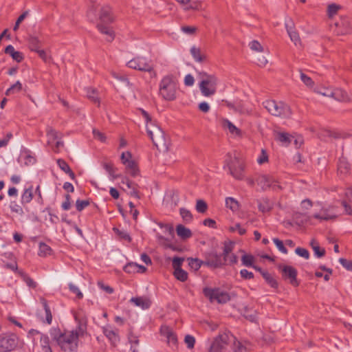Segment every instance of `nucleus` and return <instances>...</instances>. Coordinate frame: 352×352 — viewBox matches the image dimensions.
Returning a JSON list of instances; mask_svg holds the SVG:
<instances>
[{"instance_id": "18", "label": "nucleus", "mask_w": 352, "mask_h": 352, "mask_svg": "<svg viewBox=\"0 0 352 352\" xmlns=\"http://www.w3.org/2000/svg\"><path fill=\"white\" fill-rule=\"evenodd\" d=\"M100 23L102 24H107L113 22V19L111 16V10L109 6H104L102 8L100 14Z\"/></svg>"}, {"instance_id": "59", "label": "nucleus", "mask_w": 352, "mask_h": 352, "mask_svg": "<svg viewBox=\"0 0 352 352\" xmlns=\"http://www.w3.org/2000/svg\"><path fill=\"white\" fill-rule=\"evenodd\" d=\"M249 46L252 50L256 51V52H262L263 51V47L260 44V43L257 41H252L249 43Z\"/></svg>"}, {"instance_id": "54", "label": "nucleus", "mask_w": 352, "mask_h": 352, "mask_svg": "<svg viewBox=\"0 0 352 352\" xmlns=\"http://www.w3.org/2000/svg\"><path fill=\"white\" fill-rule=\"evenodd\" d=\"M300 78L304 84L307 87H312L314 85V82L311 78L302 72H300Z\"/></svg>"}, {"instance_id": "44", "label": "nucleus", "mask_w": 352, "mask_h": 352, "mask_svg": "<svg viewBox=\"0 0 352 352\" xmlns=\"http://www.w3.org/2000/svg\"><path fill=\"white\" fill-rule=\"evenodd\" d=\"M241 263L245 267H252L254 263V257L252 254L244 253L241 256Z\"/></svg>"}, {"instance_id": "35", "label": "nucleus", "mask_w": 352, "mask_h": 352, "mask_svg": "<svg viewBox=\"0 0 352 352\" xmlns=\"http://www.w3.org/2000/svg\"><path fill=\"white\" fill-rule=\"evenodd\" d=\"M52 248L43 242H40L38 244V255L41 257H45L52 254Z\"/></svg>"}, {"instance_id": "24", "label": "nucleus", "mask_w": 352, "mask_h": 352, "mask_svg": "<svg viewBox=\"0 0 352 352\" xmlns=\"http://www.w3.org/2000/svg\"><path fill=\"white\" fill-rule=\"evenodd\" d=\"M41 303L45 310V319L42 318V321L46 322L47 324H50L52 322V314L50 308L47 304V300L42 298H41Z\"/></svg>"}, {"instance_id": "48", "label": "nucleus", "mask_w": 352, "mask_h": 352, "mask_svg": "<svg viewBox=\"0 0 352 352\" xmlns=\"http://www.w3.org/2000/svg\"><path fill=\"white\" fill-rule=\"evenodd\" d=\"M180 215L183 220L186 223H190L192 220L191 212L186 208H180Z\"/></svg>"}, {"instance_id": "56", "label": "nucleus", "mask_w": 352, "mask_h": 352, "mask_svg": "<svg viewBox=\"0 0 352 352\" xmlns=\"http://www.w3.org/2000/svg\"><path fill=\"white\" fill-rule=\"evenodd\" d=\"M295 252L299 256H301L305 259H308L309 258V253L307 250L302 248H297L295 250Z\"/></svg>"}, {"instance_id": "7", "label": "nucleus", "mask_w": 352, "mask_h": 352, "mask_svg": "<svg viewBox=\"0 0 352 352\" xmlns=\"http://www.w3.org/2000/svg\"><path fill=\"white\" fill-rule=\"evenodd\" d=\"M18 336L12 333L0 334V352H9L15 350L19 345Z\"/></svg>"}, {"instance_id": "37", "label": "nucleus", "mask_w": 352, "mask_h": 352, "mask_svg": "<svg viewBox=\"0 0 352 352\" xmlns=\"http://www.w3.org/2000/svg\"><path fill=\"white\" fill-rule=\"evenodd\" d=\"M292 138L293 137L287 133H277L276 135V139L285 146L291 142Z\"/></svg>"}, {"instance_id": "46", "label": "nucleus", "mask_w": 352, "mask_h": 352, "mask_svg": "<svg viewBox=\"0 0 352 352\" xmlns=\"http://www.w3.org/2000/svg\"><path fill=\"white\" fill-rule=\"evenodd\" d=\"M174 276L182 282L186 281L188 278V273L182 268L174 270Z\"/></svg>"}, {"instance_id": "61", "label": "nucleus", "mask_w": 352, "mask_h": 352, "mask_svg": "<svg viewBox=\"0 0 352 352\" xmlns=\"http://www.w3.org/2000/svg\"><path fill=\"white\" fill-rule=\"evenodd\" d=\"M184 260V258H180V257H177V256H175L173 258L172 265H173V267L174 270H175L176 269L181 268V266H182V264Z\"/></svg>"}, {"instance_id": "3", "label": "nucleus", "mask_w": 352, "mask_h": 352, "mask_svg": "<svg viewBox=\"0 0 352 352\" xmlns=\"http://www.w3.org/2000/svg\"><path fill=\"white\" fill-rule=\"evenodd\" d=\"M263 104L267 111L274 116L288 118L292 115L290 107L283 102L268 100L263 102Z\"/></svg>"}, {"instance_id": "17", "label": "nucleus", "mask_w": 352, "mask_h": 352, "mask_svg": "<svg viewBox=\"0 0 352 352\" xmlns=\"http://www.w3.org/2000/svg\"><path fill=\"white\" fill-rule=\"evenodd\" d=\"M130 301L135 306L142 308V309H147L151 305V300L145 296L133 297Z\"/></svg>"}, {"instance_id": "10", "label": "nucleus", "mask_w": 352, "mask_h": 352, "mask_svg": "<svg viewBox=\"0 0 352 352\" xmlns=\"http://www.w3.org/2000/svg\"><path fill=\"white\" fill-rule=\"evenodd\" d=\"M278 270L281 272L283 278L288 280L289 283L294 287H297L299 283L297 280V270L290 265H279Z\"/></svg>"}, {"instance_id": "6", "label": "nucleus", "mask_w": 352, "mask_h": 352, "mask_svg": "<svg viewBox=\"0 0 352 352\" xmlns=\"http://www.w3.org/2000/svg\"><path fill=\"white\" fill-rule=\"evenodd\" d=\"M234 336L231 333H223L217 337L212 342L208 352H228V348Z\"/></svg>"}, {"instance_id": "25", "label": "nucleus", "mask_w": 352, "mask_h": 352, "mask_svg": "<svg viewBox=\"0 0 352 352\" xmlns=\"http://www.w3.org/2000/svg\"><path fill=\"white\" fill-rule=\"evenodd\" d=\"M40 346L41 352H52V349L50 346V338L47 335L41 333Z\"/></svg>"}, {"instance_id": "58", "label": "nucleus", "mask_w": 352, "mask_h": 352, "mask_svg": "<svg viewBox=\"0 0 352 352\" xmlns=\"http://www.w3.org/2000/svg\"><path fill=\"white\" fill-rule=\"evenodd\" d=\"M339 262L346 270L352 271V261L340 258Z\"/></svg>"}, {"instance_id": "36", "label": "nucleus", "mask_w": 352, "mask_h": 352, "mask_svg": "<svg viewBox=\"0 0 352 352\" xmlns=\"http://www.w3.org/2000/svg\"><path fill=\"white\" fill-rule=\"evenodd\" d=\"M113 232L118 236L119 239L126 241L128 243L131 241V237L129 235V232L124 230H120L117 228H113Z\"/></svg>"}, {"instance_id": "8", "label": "nucleus", "mask_w": 352, "mask_h": 352, "mask_svg": "<svg viewBox=\"0 0 352 352\" xmlns=\"http://www.w3.org/2000/svg\"><path fill=\"white\" fill-rule=\"evenodd\" d=\"M203 292L211 302L216 301L218 303L223 304L228 302L230 299L229 294L219 288L212 289L206 287L204 289Z\"/></svg>"}, {"instance_id": "21", "label": "nucleus", "mask_w": 352, "mask_h": 352, "mask_svg": "<svg viewBox=\"0 0 352 352\" xmlns=\"http://www.w3.org/2000/svg\"><path fill=\"white\" fill-rule=\"evenodd\" d=\"M5 53L9 54L17 63H21L23 60V54L21 52L16 51L12 45H9L6 47Z\"/></svg>"}, {"instance_id": "51", "label": "nucleus", "mask_w": 352, "mask_h": 352, "mask_svg": "<svg viewBox=\"0 0 352 352\" xmlns=\"http://www.w3.org/2000/svg\"><path fill=\"white\" fill-rule=\"evenodd\" d=\"M89 204L90 203L89 200L77 199L76 201V208L78 212H80L82 210H84L86 207H87Z\"/></svg>"}, {"instance_id": "47", "label": "nucleus", "mask_w": 352, "mask_h": 352, "mask_svg": "<svg viewBox=\"0 0 352 352\" xmlns=\"http://www.w3.org/2000/svg\"><path fill=\"white\" fill-rule=\"evenodd\" d=\"M234 244L231 242L225 243L223 250V261H227L229 254L232 252Z\"/></svg>"}, {"instance_id": "28", "label": "nucleus", "mask_w": 352, "mask_h": 352, "mask_svg": "<svg viewBox=\"0 0 352 352\" xmlns=\"http://www.w3.org/2000/svg\"><path fill=\"white\" fill-rule=\"evenodd\" d=\"M33 186L30 185L28 188L24 189L21 195V204H25L30 203L33 198Z\"/></svg>"}, {"instance_id": "9", "label": "nucleus", "mask_w": 352, "mask_h": 352, "mask_svg": "<svg viewBox=\"0 0 352 352\" xmlns=\"http://www.w3.org/2000/svg\"><path fill=\"white\" fill-rule=\"evenodd\" d=\"M126 65L129 68L141 72H151L153 69L151 60L142 56H137L131 59L127 63Z\"/></svg>"}, {"instance_id": "31", "label": "nucleus", "mask_w": 352, "mask_h": 352, "mask_svg": "<svg viewBox=\"0 0 352 352\" xmlns=\"http://www.w3.org/2000/svg\"><path fill=\"white\" fill-rule=\"evenodd\" d=\"M190 54L194 60L198 63H202L206 58V55L201 54V50L195 46L190 48Z\"/></svg>"}, {"instance_id": "55", "label": "nucleus", "mask_w": 352, "mask_h": 352, "mask_svg": "<svg viewBox=\"0 0 352 352\" xmlns=\"http://www.w3.org/2000/svg\"><path fill=\"white\" fill-rule=\"evenodd\" d=\"M184 342L187 347L190 349L194 348L195 344V338L190 335H186L184 338Z\"/></svg>"}, {"instance_id": "16", "label": "nucleus", "mask_w": 352, "mask_h": 352, "mask_svg": "<svg viewBox=\"0 0 352 352\" xmlns=\"http://www.w3.org/2000/svg\"><path fill=\"white\" fill-rule=\"evenodd\" d=\"M105 336L113 345H116L120 340L118 329H113L110 325H107L102 328Z\"/></svg>"}, {"instance_id": "41", "label": "nucleus", "mask_w": 352, "mask_h": 352, "mask_svg": "<svg viewBox=\"0 0 352 352\" xmlns=\"http://www.w3.org/2000/svg\"><path fill=\"white\" fill-rule=\"evenodd\" d=\"M263 277L271 287L274 289L278 287V284L277 280L269 272H263Z\"/></svg>"}, {"instance_id": "40", "label": "nucleus", "mask_w": 352, "mask_h": 352, "mask_svg": "<svg viewBox=\"0 0 352 352\" xmlns=\"http://www.w3.org/2000/svg\"><path fill=\"white\" fill-rule=\"evenodd\" d=\"M22 89V84L20 81H16L11 85L6 91V95L10 96L19 93Z\"/></svg>"}, {"instance_id": "42", "label": "nucleus", "mask_w": 352, "mask_h": 352, "mask_svg": "<svg viewBox=\"0 0 352 352\" xmlns=\"http://www.w3.org/2000/svg\"><path fill=\"white\" fill-rule=\"evenodd\" d=\"M29 47L31 50L36 52L40 47V40L35 36H30L28 39Z\"/></svg>"}, {"instance_id": "60", "label": "nucleus", "mask_w": 352, "mask_h": 352, "mask_svg": "<svg viewBox=\"0 0 352 352\" xmlns=\"http://www.w3.org/2000/svg\"><path fill=\"white\" fill-rule=\"evenodd\" d=\"M65 200L63 202L61 208L63 210H69L71 208V196L69 194L65 195Z\"/></svg>"}, {"instance_id": "11", "label": "nucleus", "mask_w": 352, "mask_h": 352, "mask_svg": "<svg viewBox=\"0 0 352 352\" xmlns=\"http://www.w3.org/2000/svg\"><path fill=\"white\" fill-rule=\"evenodd\" d=\"M217 78H212V80L208 81H199V87L201 94L205 97H209L214 95L217 91Z\"/></svg>"}, {"instance_id": "57", "label": "nucleus", "mask_w": 352, "mask_h": 352, "mask_svg": "<svg viewBox=\"0 0 352 352\" xmlns=\"http://www.w3.org/2000/svg\"><path fill=\"white\" fill-rule=\"evenodd\" d=\"M69 288L70 291L72 293L75 294L78 298H82L83 297L82 293L80 292L79 288L74 284L72 283H69Z\"/></svg>"}, {"instance_id": "26", "label": "nucleus", "mask_w": 352, "mask_h": 352, "mask_svg": "<svg viewBox=\"0 0 352 352\" xmlns=\"http://www.w3.org/2000/svg\"><path fill=\"white\" fill-rule=\"evenodd\" d=\"M256 182L261 187L262 190H265L270 187L272 179L267 175H262L257 178Z\"/></svg>"}, {"instance_id": "30", "label": "nucleus", "mask_w": 352, "mask_h": 352, "mask_svg": "<svg viewBox=\"0 0 352 352\" xmlns=\"http://www.w3.org/2000/svg\"><path fill=\"white\" fill-rule=\"evenodd\" d=\"M229 346L231 348V351L230 352H248L246 346L242 342L236 340L235 337L234 340L231 342Z\"/></svg>"}, {"instance_id": "39", "label": "nucleus", "mask_w": 352, "mask_h": 352, "mask_svg": "<svg viewBox=\"0 0 352 352\" xmlns=\"http://www.w3.org/2000/svg\"><path fill=\"white\" fill-rule=\"evenodd\" d=\"M310 245L314 250L315 256H316L318 258H320L324 256L325 250L324 248H320L318 243L315 240H312L310 243Z\"/></svg>"}, {"instance_id": "33", "label": "nucleus", "mask_w": 352, "mask_h": 352, "mask_svg": "<svg viewBox=\"0 0 352 352\" xmlns=\"http://www.w3.org/2000/svg\"><path fill=\"white\" fill-rule=\"evenodd\" d=\"M177 234L182 239H188L191 236L192 232L190 229L186 228L182 224H179L176 227Z\"/></svg>"}, {"instance_id": "50", "label": "nucleus", "mask_w": 352, "mask_h": 352, "mask_svg": "<svg viewBox=\"0 0 352 352\" xmlns=\"http://www.w3.org/2000/svg\"><path fill=\"white\" fill-rule=\"evenodd\" d=\"M195 208H196V210L198 212L204 213L208 208V206H207V204L206 203V201H204V200L198 199L197 201Z\"/></svg>"}, {"instance_id": "5", "label": "nucleus", "mask_w": 352, "mask_h": 352, "mask_svg": "<svg viewBox=\"0 0 352 352\" xmlns=\"http://www.w3.org/2000/svg\"><path fill=\"white\" fill-rule=\"evenodd\" d=\"M223 168L225 170L228 169L229 173L236 179L241 180L243 179L244 167L243 164L236 158L232 157L230 154L227 155Z\"/></svg>"}, {"instance_id": "2", "label": "nucleus", "mask_w": 352, "mask_h": 352, "mask_svg": "<svg viewBox=\"0 0 352 352\" xmlns=\"http://www.w3.org/2000/svg\"><path fill=\"white\" fill-rule=\"evenodd\" d=\"M178 86L173 75L164 76L159 84V95L165 100L173 101L177 98Z\"/></svg>"}, {"instance_id": "38", "label": "nucleus", "mask_w": 352, "mask_h": 352, "mask_svg": "<svg viewBox=\"0 0 352 352\" xmlns=\"http://www.w3.org/2000/svg\"><path fill=\"white\" fill-rule=\"evenodd\" d=\"M258 207L262 212H267L272 209V204L269 199H262L258 201Z\"/></svg>"}, {"instance_id": "4", "label": "nucleus", "mask_w": 352, "mask_h": 352, "mask_svg": "<svg viewBox=\"0 0 352 352\" xmlns=\"http://www.w3.org/2000/svg\"><path fill=\"white\" fill-rule=\"evenodd\" d=\"M146 127L148 135L156 147L166 146L165 133L160 126L155 122H151Z\"/></svg>"}, {"instance_id": "1", "label": "nucleus", "mask_w": 352, "mask_h": 352, "mask_svg": "<svg viewBox=\"0 0 352 352\" xmlns=\"http://www.w3.org/2000/svg\"><path fill=\"white\" fill-rule=\"evenodd\" d=\"M85 329L79 325L75 329L62 332L58 327H52L50 335L64 352H76L78 348L79 337L82 336Z\"/></svg>"}, {"instance_id": "13", "label": "nucleus", "mask_w": 352, "mask_h": 352, "mask_svg": "<svg viewBox=\"0 0 352 352\" xmlns=\"http://www.w3.org/2000/svg\"><path fill=\"white\" fill-rule=\"evenodd\" d=\"M314 218L320 220H330L336 217V208L330 206L328 208H322L319 213H316L313 216Z\"/></svg>"}, {"instance_id": "14", "label": "nucleus", "mask_w": 352, "mask_h": 352, "mask_svg": "<svg viewBox=\"0 0 352 352\" xmlns=\"http://www.w3.org/2000/svg\"><path fill=\"white\" fill-rule=\"evenodd\" d=\"M160 332L162 336L166 338L168 344L176 346L177 343V338L173 330L166 325L161 327Z\"/></svg>"}, {"instance_id": "20", "label": "nucleus", "mask_w": 352, "mask_h": 352, "mask_svg": "<svg viewBox=\"0 0 352 352\" xmlns=\"http://www.w3.org/2000/svg\"><path fill=\"white\" fill-rule=\"evenodd\" d=\"M97 28L100 33L107 36L106 39L108 42H111L114 39L115 34L111 27L106 24L98 23Z\"/></svg>"}, {"instance_id": "19", "label": "nucleus", "mask_w": 352, "mask_h": 352, "mask_svg": "<svg viewBox=\"0 0 352 352\" xmlns=\"http://www.w3.org/2000/svg\"><path fill=\"white\" fill-rule=\"evenodd\" d=\"M221 124L222 127L225 130H228V131L230 133L231 135H241L240 129H239L229 120L223 119L221 121Z\"/></svg>"}, {"instance_id": "63", "label": "nucleus", "mask_w": 352, "mask_h": 352, "mask_svg": "<svg viewBox=\"0 0 352 352\" xmlns=\"http://www.w3.org/2000/svg\"><path fill=\"white\" fill-rule=\"evenodd\" d=\"M198 78L200 80V81H202V80L208 81L209 80H212V78H216V76L214 75L208 74L204 72H198Z\"/></svg>"}, {"instance_id": "23", "label": "nucleus", "mask_w": 352, "mask_h": 352, "mask_svg": "<svg viewBox=\"0 0 352 352\" xmlns=\"http://www.w3.org/2000/svg\"><path fill=\"white\" fill-rule=\"evenodd\" d=\"M331 98L339 102H348L349 97L346 91L341 89L332 90Z\"/></svg>"}, {"instance_id": "12", "label": "nucleus", "mask_w": 352, "mask_h": 352, "mask_svg": "<svg viewBox=\"0 0 352 352\" xmlns=\"http://www.w3.org/2000/svg\"><path fill=\"white\" fill-rule=\"evenodd\" d=\"M204 265L212 268H219L224 265V262L221 255L211 253L206 257Z\"/></svg>"}, {"instance_id": "53", "label": "nucleus", "mask_w": 352, "mask_h": 352, "mask_svg": "<svg viewBox=\"0 0 352 352\" xmlns=\"http://www.w3.org/2000/svg\"><path fill=\"white\" fill-rule=\"evenodd\" d=\"M273 241H274V244L276 245V248L278 249V250L280 252H282L283 254H287V250L284 246V244H283L282 241H280L278 238H274L273 239Z\"/></svg>"}, {"instance_id": "27", "label": "nucleus", "mask_w": 352, "mask_h": 352, "mask_svg": "<svg viewBox=\"0 0 352 352\" xmlns=\"http://www.w3.org/2000/svg\"><path fill=\"white\" fill-rule=\"evenodd\" d=\"M58 167L66 174H67L72 179H75V174L70 168L68 164L63 159H58L56 161Z\"/></svg>"}, {"instance_id": "29", "label": "nucleus", "mask_w": 352, "mask_h": 352, "mask_svg": "<svg viewBox=\"0 0 352 352\" xmlns=\"http://www.w3.org/2000/svg\"><path fill=\"white\" fill-rule=\"evenodd\" d=\"M46 135L47 138V144L50 146H52L55 141L60 138L58 133L50 126L47 129Z\"/></svg>"}, {"instance_id": "64", "label": "nucleus", "mask_w": 352, "mask_h": 352, "mask_svg": "<svg viewBox=\"0 0 352 352\" xmlns=\"http://www.w3.org/2000/svg\"><path fill=\"white\" fill-rule=\"evenodd\" d=\"M342 25L346 27V30H344L345 34L352 32V20L344 19L342 21Z\"/></svg>"}, {"instance_id": "34", "label": "nucleus", "mask_w": 352, "mask_h": 352, "mask_svg": "<svg viewBox=\"0 0 352 352\" xmlns=\"http://www.w3.org/2000/svg\"><path fill=\"white\" fill-rule=\"evenodd\" d=\"M87 97L94 103L99 104V97L97 90L91 87H86L85 89Z\"/></svg>"}, {"instance_id": "52", "label": "nucleus", "mask_w": 352, "mask_h": 352, "mask_svg": "<svg viewBox=\"0 0 352 352\" xmlns=\"http://www.w3.org/2000/svg\"><path fill=\"white\" fill-rule=\"evenodd\" d=\"M122 183L124 185H126V186L129 188V189H131V191L130 192V194L132 195V196H134L135 197H138V192L137 191L135 190L134 187L133 186V183L129 181V179H128L127 178H124L122 179Z\"/></svg>"}, {"instance_id": "49", "label": "nucleus", "mask_w": 352, "mask_h": 352, "mask_svg": "<svg viewBox=\"0 0 352 352\" xmlns=\"http://www.w3.org/2000/svg\"><path fill=\"white\" fill-rule=\"evenodd\" d=\"M10 208L12 212L22 216L24 214L23 210L21 206L17 204L15 201H12L10 205Z\"/></svg>"}, {"instance_id": "43", "label": "nucleus", "mask_w": 352, "mask_h": 352, "mask_svg": "<svg viewBox=\"0 0 352 352\" xmlns=\"http://www.w3.org/2000/svg\"><path fill=\"white\" fill-rule=\"evenodd\" d=\"M188 265L190 266V267L192 270H193L195 271H197L198 270H199L201 266L202 265H204V261H202L200 259L193 258H188Z\"/></svg>"}, {"instance_id": "32", "label": "nucleus", "mask_w": 352, "mask_h": 352, "mask_svg": "<svg viewBox=\"0 0 352 352\" xmlns=\"http://www.w3.org/2000/svg\"><path fill=\"white\" fill-rule=\"evenodd\" d=\"M126 167V170L127 172L132 176L136 177L139 174V169L135 162L133 160H131L129 162L124 164Z\"/></svg>"}, {"instance_id": "15", "label": "nucleus", "mask_w": 352, "mask_h": 352, "mask_svg": "<svg viewBox=\"0 0 352 352\" xmlns=\"http://www.w3.org/2000/svg\"><path fill=\"white\" fill-rule=\"evenodd\" d=\"M285 28L287 32L295 45H300V39L298 33L295 30L294 24L291 19L285 21Z\"/></svg>"}, {"instance_id": "62", "label": "nucleus", "mask_w": 352, "mask_h": 352, "mask_svg": "<svg viewBox=\"0 0 352 352\" xmlns=\"http://www.w3.org/2000/svg\"><path fill=\"white\" fill-rule=\"evenodd\" d=\"M114 77L117 78L119 81L122 82L126 87L129 88L133 87V85L130 82L128 78H126V76L115 75Z\"/></svg>"}, {"instance_id": "45", "label": "nucleus", "mask_w": 352, "mask_h": 352, "mask_svg": "<svg viewBox=\"0 0 352 352\" xmlns=\"http://www.w3.org/2000/svg\"><path fill=\"white\" fill-rule=\"evenodd\" d=\"M226 206L232 211L238 210L239 206L238 201L232 197L226 199Z\"/></svg>"}, {"instance_id": "22", "label": "nucleus", "mask_w": 352, "mask_h": 352, "mask_svg": "<svg viewBox=\"0 0 352 352\" xmlns=\"http://www.w3.org/2000/svg\"><path fill=\"white\" fill-rule=\"evenodd\" d=\"M102 166L109 174L110 180L113 181L120 177V175L116 174L117 168L111 162H102Z\"/></svg>"}]
</instances>
